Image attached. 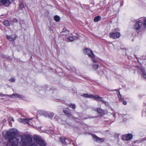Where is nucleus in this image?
<instances>
[{
    "label": "nucleus",
    "mask_w": 146,
    "mask_h": 146,
    "mask_svg": "<svg viewBox=\"0 0 146 146\" xmlns=\"http://www.w3.org/2000/svg\"><path fill=\"white\" fill-rule=\"evenodd\" d=\"M142 25V23L140 21H139L137 22L135 25V28L136 30L139 29L141 27Z\"/></svg>",
    "instance_id": "obj_10"
},
{
    "label": "nucleus",
    "mask_w": 146,
    "mask_h": 146,
    "mask_svg": "<svg viewBox=\"0 0 146 146\" xmlns=\"http://www.w3.org/2000/svg\"><path fill=\"white\" fill-rule=\"evenodd\" d=\"M84 52L85 54L88 55L90 57L93 56V53L92 51L89 48H86L84 50Z\"/></svg>",
    "instance_id": "obj_6"
},
{
    "label": "nucleus",
    "mask_w": 146,
    "mask_h": 146,
    "mask_svg": "<svg viewBox=\"0 0 146 146\" xmlns=\"http://www.w3.org/2000/svg\"><path fill=\"white\" fill-rule=\"evenodd\" d=\"M93 137L94 140H95L97 142L100 143L103 142L104 141L105 139L104 138H100V137H98L95 135H93Z\"/></svg>",
    "instance_id": "obj_7"
},
{
    "label": "nucleus",
    "mask_w": 146,
    "mask_h": 146,
    "mask_svg": "<svg viewBox=\"0 0 146 146\" xmlns=\"http://www.w3.org/2000/svg\"><path fill=\"white\" fill-rule=\"evenodd\" d=\"M123 104L124 105H126L127 104V102L125 101H123Z\"/></svg>",
    "instance_id": "obj_34"
},
{
    "label": "nucleus",
    "mask_w": 146,
    "mask_h": 146,
    "mask_svg": "<svg viewBox=\"0 0 146 146\" xmlns=\"http://www.w3.org/2000/svg\"><path fill=\"white\" fill-rule=\"evenodd\" d=\"M118 97L119 98L122 97L121 95V94L119 92V94L118 95Z\"/></svg>",
    "instance_id": "obj_37"
},
{
    "label": "nucleus",
    "mask_w": 146,
    "mask_h": 146,
    "mask_svg": "<svg viewBox=\"0 0 146 146\" xmlns=\"http://www.w3.org/2000/svg\"><path fill=\"white\" fill-rule=\"evenodd\" d=\"M54 19L55 21L57 22L59 21L60 20V17L57 15L55 16Z\"/></svg>",
    "instance_id": "obj_15"
},
{
    "label": "nucleus",
    "mask_w": 146,
    "mask_h": 146,
    "mask_svg": "<svg viewBox=\"0 0 146 146\" xmlns=\"http://www.w3.org/2000/svg\"><path fill=\"white\" fill-rule=\"evenodd\" d=\"M3 24L5 25L6 26H8L9 25V22L7 20L5 21H4Z\"/></svg>",
    "instance_id": "obj_20"
},
{
    "label": "nucleus",
    "mask_w": 146,
    "mask_h": 146,
    "mask_svg": "<svg viewBox=\"0 0 146 146\" xmlns=\"http://www.w3.org/2000/svg\"><path fill=\"white\" fill-rule=\"evenodd\" d=\"M42 113L43 115L46 117H48V113L44 111Z\"/></svg>",
    "instance_id": "obj_27"
},
{
    "label": "nucleus",
    "mask_w": 146,
    "mask_h": 146,
    "mask_svg": "<svg viewBox=\"0 0 146 146\" xmlns=\"http://www.w3.org/2000/svg\"><path fill=\"white\" fill-rule=\"evenodd\" d=\"M9 81L12 82H15V79L14 78H10L9 80Z\"/></svg>",
    "instance_id": "obj_29"
},
{
    "label": "nucleus",
    "mask_w": 146,
    "mask_h": 146,
    "mask_svg": "<svg viewBox=\"0 0 146 146\" xmlns=\"http://www.w3.org/2000/svg\"><path fill=\"white\" fill-rule=\"evenodd\" d=\"M64 112L69 117H72V115L68 111L66 110H64Z\"/></svg>",
    "instance_id": "obj_18"
},
{
    "label": "nucleus",
    "mask_w": 146,
    "mask_h": 146,
    "mask_svg": "<svg viewBox=\"0 0 146 146\" xmlns=\"http://www.w3.org/2000/svg\"><path fill=\"white\" fill-rule=\"evenodd\" d=\"M32 141V138L29 135H25L21 137V142L23 146L31 143Z\"/></svg>",
    "instance_id": "obj_2"
},
{
    "label": "nucleus",
    "mask_w": 146,
    "mask_h": 146,
    "mask_svg": "<svg viewBox=\"0 0 146 146\" xmlns=\"http://www.w3.org/2000/svg\"><path fill=\"white\" fill-rule=\"evenodd\" d=\"M120 36V34L119 32H111L109 34L110 37L111 38H118Z\"/></svg>",
    "instance_id": "obj_4"
},
{
    "label": "nucleus",
    "mask_w": 146,
    "mask_h": 146,
    "mask_svg": "<svg viewBox=\"0 0 146 146\" xmlns=\"http://www.w3.org/2000/svg\"><path fill=\"white\" fill-rule=\"evenodd\" d=\"M93 98L95 99L96 101L99 100L102 101V100H102V98L100 97L97 95H94Z\"/></svg>",
    "instance_id": "obj_14"
},
{
    "label": "nucleus",
    "mask_w": 146,
    "mask_h": 146,
    "mask_svg": "<svg viewBox=\"0 0 146 146\" xmlns=\"http://www.w3.org/2000/svg\"><path fill=\"white\" fill-rule=\"evenodd\" d=\"M60 140L64 145L68 144L71 143V141L69 139L65 137H60Z\"/></svg>",
    "instance_id": "obj_5"
},
{
    "label": "nucleus",
    "mask_w": 146,
    "mask_h": 146,
    "mask_svg": "<svg viewBox=\"0 0 146 146\" xmlns=\"http://www.w3.org/2000/svg\"><path fill=\"white\" fill-rule=\"evenodd\" d=\"M15 21L16 22H17V19H15Z\"/></svg>",
    "instance_id": "obj_39"
},
{
    "label": "nucleus",
    "mask_w": 146,
    "mask_h": 146,
    "mask_svg": "<svg viewBox=\"0 0 146 146\" xmlns=\"http://www.w3.org/2000/svg\"><path fill=\"white\" fill-rule=\"evenodd\" d=\"M6 96V94H2V93H0V96L1 97H4V96Z\"/></svg>",
    "instance_id": "obj_33"
},
{
    "label": "nucleus",
    "mask_w": 146,
    "mask_h": 146,
    "mask_svg": "<svg viewBox=\"0 0 146 146\" xmlns=\"http://www.w3.org/2000/svg\"><path fill=\"white\" fill-rule=\"evenodd\" d=\"M98 67L99 66L98 64H94L92 66L93 68L95 70L97 69Z\"/></svg>",
    "instance_id": "obj_24"
},
{
    "label": "nucleus",
    "mask_w": 146,
    "mask_h": 146,
    "mask_svg": "<svg viewBox=\"0 0 146 146\" xmlns=\"http://www.w3.org/2000/svg\"><path fill=\"white\" fill-rule=\"evenodd\" d=\"M97 110L98 112L99 113H102L104 112L103 110L100 108H97Z\"/></svg>",
    "instance_id": "obj_23"
},
{
    "label": "nucleus",
    "mask_w": 146,
    "mask_h": 146,
    "mask_svg": "<svg viewBox=\"0 0 146 146\" xmlns=\"http://www.w3.org/2000/svg\"><path fill=\"white\" fill-rule=\"evenodd\" d=\"M69 107L72 109H74L76 108V106L74 104H71L69 106Z\"/></svg>",
    "instance_id": "obj_25"
},
{
    "label": "nucleus",
    "mask_w": 146,
    "mask_h": 146,
    "mask_svg": "<svg viewBox=\"0 0 146 146\" xmlns=\"http://www.w3.org/2000/svg\"><path fill=\"white\" fill-rule=\"evenodd\" d=\"M6 38L10 41L14 40L16 38L13 35H7Z\"/></svg>",
    "instance_id": "obj_13"
},
{
    "label": "nucleus",
    "mask_w": 146,
    "mask_h": 146,
    "mask_svg": "<svg viewBox=\"0 0 146 146\" xmlns=\"http://www.w3.org/2000/svg\"><path fill=\"white\" fill-rule=\"evenodd\" d=\"M5 137L8 139V141L6 146H18L19 143V139L16 137L17 134L16 132L14 130L11 129L7 131L4 133Z\"/></svg>",
    "instance_id": "obj_1"
},
{
    "label": "nucleus",
    "mask_w": 146,
    "mask_h": 146,
    "mask_svg": "<svg viewBox=\"0 0 146 146\" xmlns=\"http://www.w3.org/2000/svg\"><path fill=\"white\" fill-rule=\"evenodd\" d=\"M34 140L36 141L35 143H37L38 146H45L46 145L44 141L39 135H35L34 137Z\"/></svg>",
    "instance_id": "obj_3"
},
{
    "label": "nucleus",
    "mask_w": 146,
    "mask_h": 146,
    "mask_svg": "<svg viewBox=\"0 0 146 146\" xmlns=\"http://www.w3.org/2000/svg\"><path fill=\"white\" fill-rule=\"evenodd\" d=\"M143 25L146 27V18L145 19L144 21Z\"/></svg>",
    "instance_id": "obj_30"
},
{
    "label": "nucleus",
    "mask_w": 146,
    "mask_h": 146,
    "mask_svg": "<svg viewBox=\"0 0 146 146\" xmlns=\"http://www.w3.org/2000/svg\"><path fill=\"white\" fill-rule=\"evenodd\" d=\"M20 7L22 9L24 7L23 5L22 4L20 5Z\"/></svg>",
    "instance_id": "obj_32"
},
{
    "label": "nucleus",
    "mask_w": 146,
    "mask_h": 146,
    "mask_svg": "<svg viewBox=\"0 0 146 146\" xmlns=\"http://www.w3.org/2000/svg\"><path fill=\"white\" fill-rule=\"evenodd\" d=\"M102 101L104 103L105 105L106 106H108L109 105L108 103L106 101H105L104 100H102Z\"/></svg>",
    "instance_id": "obj_28"
},
{
    "label": "nucleus",
    "mask_w": 146,
    "mask_h": 146,
    "mask_svg": "<svg viewBox=\"0 0 146 146\" xmlns=\"http://www.w3.org/2000/svg\"><path fill=\"white\" fill-rule=\"evenodd\" d=\"M141 71L142 72V75L143 77L146 79V73L144 72V70L142 69Z\"/></svg>",
    "instance_id": "obj_19"
},
{
    "label": "nucleus",
    "mask_w": 146,
    "mask_h": 146,
    "mask_svg": "<svg viewBox=\"0 0 146 146\" xmlns=\"http://www.w3.org/2000/svg\"><path fill=\"white\" fill-rule=\"evenodd\" d=\"M54 115V113H48V117L50 118H51Z\"/></svg>",
    "instance_id": "obj_22"
},
{
    "label": "nucleus",
    "mask_w": 146,
    "mask_h": 146,
    "mask_svg": "<svg viewBox=\"0 0 146 146\" xmlns=\"http://www.w3.org/2000/svg\"><path fill=\"white\" fill-rule=\"evenodd\" d=\"M13 96H14V97L16 98H21V95L17 94H13Z\"/></svg>",
    "instance_id": "obj_26"
},
{
    "label": "nucleus",
    "mask_w": 146,
    "mask_h": 146,
    "mask_svg": "<svg viewBox=\"0 0 146 146\" xmlns=\"http://www.w3.org/2000/svg\"><path fill=\"white\" fill-rule=\"evenodd\" d=\"M12 121H14V120H13H13H12Z\"/></svg>",
    "instance_id": "obj_41"
},
{
    "label": "nucleus",
    "mask_w": 146,
    "mask_h": 146,
    "mask_svg": "<svg viewBox=\"0 0 146 146\" xmlns=\"http://www.w3.org/2000/svg\"><path fill=\"white\" fill-rule=\"evenodd\" d=\"M133 137V135L131 134H128L127 135H123L122 139L123 140L129 141Z\"/></svg>",
    "instance_id": "obj_8"
},
{
    "label": "nucleus",
    "mask_w": 146,
    "mask_h": 146,
    "mask_svg": "<svg viewBox=\"0 0 146 146\" xmlns=\"http://www.w3.org/2000/svg\"><path fill=\"white\" fill-rule=\"evenodd\" d=\"M91 58V60L94 63H97L98 61L95 59V55L93 54V57H90Z\"/></svg>",
    "instance_id": "obj_16"
},
{
    "label": "nucleus",
    "mask_w": 146,
    "mask_h": 146,
    "mask_svg": "<svg viewBox=\"0 0 146 146\" xmlns=\"http://www.w3.org/2000/svg\"><path fill=\"white\" fill-rule=\"evenodd\" d=\"M8 96L9 97H12V96H13V95H6V96Z\"/></svg>",
    "instance_id": "obj_36"
},
{
    "label": "nucleus",
    "mask_w": 146,
    "mask_h": 146,
    "mask_svg": "<svg viewBox=\"0 0 146 146\" xmlns=\"http://www.w3.org/2000/svg\"><path fill=\"white\" fill-rule=\"evenodd\" d=\"M66 30V28H64L63 29V31H65Z\"/></svg>",
    "instance_id": "obj_38"
},
{
    "label": "nucleus",
    "mask_w": 146,
    "mask_h": 146,
    "mask_svg": "<svg viewBox=\"0 0 146 146\" xmlns=\"http://www.w3.org/2000/svg\"><path fill=\"white\" fill-rule=\"evenodd\" d=\"M68 39H69L70 41H72L74 40V38L73 37H69L68 38Z\"/></svg>",
    "instance_id": "obj_31"
},
{
    "label": "nucleus",
    "mask_w": 146,
    "mask_h": 146,
    "mask_svg": "<svg viewBox=\"0 0 146 146\" xmlns=\"http://www.w3.org/2000/svg\"><path fill=\"white\" fill-rule=\"evenodd\" d=\"M119 101H120V102H122L123 101V99L122 98V97L119 98Z\"/></svg>",
    "instance_id": "obj_35"
},
{
    "label": "nucleus",
    "mask_w": 146,
    "mask_h": 146,
    "mask_svg": "<svg viewBox=\"0 0 146 146\" xmlns=\"http://www.w3.org/2000/svg\"><path fill=\"white\" fill-rule=\"evenodd\" d=\"M82 96L86 98H93L94 95L92 94H84L82 95Z\"/></svg>",
    "instance_id": "obj_12"
},
{
    "label": "nucleus",
    "mask_w": 146,
    "mask_h": 146,
    "mask_svg": "<svg viewBox=\"0 0 146 146\" xmlns=\"http://www.w3.org/2000/svg\"><path fill=\"white\" fill-rule=\"evenodd\" d=\"M31 119H29V118L25 119H19V121L20 122H22L24 123H28L29 121Z\"/></svg>",
    "instance_id": "obj_11"
},
{
    "label": "nucleus",
    "mask_w": 146,
    "mask_h": 146,
    "mask_svg": "<svg viewBox=\"0 0 146 146\" xmlns=\"http://www.w3.org/2000/svg\"><path fill=\"white\" fill-rule=\"evenodd\" d=\"M115 29V30H116V29Z\"/></svg>",
    "instance_id": "obj_40"
},
{
    "label": "nucleus",
    "mask_w": 146,
    "mask_h": 146,
    "mask_svg": "<svg viewBox=\"0 0 146 146\" xmlns=\"http://www.w3.org/2000/svg\"><path fill=\"white\" fill-rule=\"evenodd\" d=\"M101 19V17L100 16H98L94 18V21L96 22H98Z\"/></svg>",
    "instance_id": "obj_17"
},
{
    "label": "nucleus",
    "mask_w": 146,
    "mask_h": 146,
    "mask_svg": "<svg viewBox=\"0 0 146 146\" xmlns=\"http://www.w3.org/2000/svg\"><path fill=\"white\" fill-rule=\"evenodd\" d=\"M12 1V0H0V3L3 5L5 4H10Z\"/></svg>",
    "instance_id": "obj_9"
},
{
    "label": "nucleus",
    "mask_w": 146,
    "mask_h": 146,
    "mask_svg": "<svg viewBox=\"0 0 146 146\" xmlns=\"http://www.w3.org/2000/svg\"><path fill=\"white\" fill-rule=\"evenodd\" d=\"M37 144L36 143H31V144L28 145L27 146H40L39 145L38 146L37 145Z\"/></svg>",
    "instance_id": "obj_21"
}]
</instances>
